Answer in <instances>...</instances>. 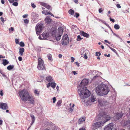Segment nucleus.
Instances as JSON below:
<instances>
[{
	"instance_id": "nucleus-42",
	"label": "nucleus",
	"mask_w": 130,
	"mask_h": 130,
	"mask_svg": "<svg viewBox=\"0 0 130 130\" xmlns=\"http://www.w3.org/2000/svg\"><path fill=\"white\" fill-rule=\"evenodd\" d=\"M101 55V53L99 52H96L95 53V56H100Z\"/></svg>"
},
{
	"instance_id": "nucleus-3",
	"label": "nucleus",
	"mask_w": 130,
	"mask_h": 130,
	"mask_svg": "<svg viewBox=\"0 0 130 130\" xmlns=\"http://www.w3.org/2000/svg\"><path fill=\"white\" fill-rule=\"evenodd\" d=\"M19 94L22 101H28V103L30 104H34L35 102L33 98L30 96L29 94L27 91L23 89L21 91L19 92Z\"/></svg>"
},
{
	"instance_id": "nucleus-1",
	"label": "nucleus",
	"mask_w": 130,
	"mask_h": 130,
	"mask_svg": "<svg viewBox=\"0 0 130 130\" xmlns=\"http://www.w3.org/2000/svg\"><path fill=\"white\" fill-rule=\"evenodd\" d=\"M88 83V79L84 78L82 81L79 85L80 87L78 90V92L82 99L87 98L90 95V92L85 87Z\"/></svg>"
},
{
	"instance_id": "nucleus-43",
	"label": "nucleus",
	"mask_w": 130,
	"mask_h": 130,
	"mask_svg": "<svg viewBox=\"0 0 130 130\" xmlns=\"http://www.w3.org/2000/svg\"><path fill=\"white\" fill-rule=\"evenodd\" d=\"M34 93L37 95H39V92L36 90L34 91Z\"/></svg>"
},
{
	"instance_id": "nucleus-30",
	"label": "nucleus",
	"mask_w": 130,
	"mask_h": 130,
	"mask_svg": "<svg viewBox=\"0 0 130 130\" xmlns=\"http://www.w3.org/2000/svg\"><path fill=\"white\" fill-rule=\"evenodd\" d=\"M74 11L73 10L70 9L68 11V12L69 14L71 15H73L74 13Z\"/></svg>"
},
{
	"instance_id": "nucleus-29",
	"label": "nucleus",
	"mask_w": 130,
	"mask_h": 130,
	"mask_svg": "<svg viewBox=\"0 0 130 130\" xmlns=\"http://www.w3.org/2000/svg\"><path fill=\"white\" fill-rule=\"evenodd\" d=\"M62 40H66L69 41V39L67 35H64L63 37Z\"/></svg>"
},
{
	"instance_id": "nucleus-4",
	"label": "nucleus",
	"mask_w": 130,
	"mask_h": 130,
	"mask_svg": "<svg viewBox=\"0 0 130 130\" xmlns=\"http://www.w3.org/2000/svg\"><path fill=\"white\" fill-rule=\"evenodd\" d=\"M110 117H109L108 119H106L105 121L103 122L101 121L100 122H96L94 123L93 125V127L94 129H97L99 128L103 125L104 123L107 121L110 120Z\"/></svg>"
},
{
	"instance_id": "nucleus-48",
	"label": "nucleus",
	"mask_w": 130,
	"mask_h": 130,
	"mask_svg": "<svg viewBox=\"0 0 130 130\" xmlns=\"http://www.w3.org/2000/svg\"><path fill=\"white\" fill-rule=\"evenodd\" d=\"M15 43L17 44H19V40L17 39H15Z\"/></svg>"
},
{
	"instance_id": "nucleus-47",
	"label": "nucleus",
	"mask_w": 130,
	"mask_h": 130,
	"mask_svg": "<svg viewBox=\"0 0 130 130\" xmlns=\"http://www.w3.org/2000/svg\"><path fill=\"white\" fill-rule=\"evenodd\" d=\"M53 103H55L56 100V99L55 97H54L53 98Z\"/></svg>"
},
{
	"instance_id": "nucleus-35",
	"label": "nucleus",
	"mask_w": 130,
	"mask_h": 130,
	"mask_svg": "<svg viewBox=\"0 0 130 130\" xmlns=\"http://www.w3.org/2000/svg\"><path fill=\"white\" fill-rule=\"evenodd\" d=\"M1 73L2 75V76L5 79H7L8 77L5 74L3 71Z\"/></svg>"
},
{
	"instance_id": "nucleus-53",
	"label": "nucleus",
	"mask_w": 130,
	"mask_h": 130,
	"mask_svg": "<svg viewBox=\"0 0 130 130\" xmlns=\"http://www.w3.org/2000/svg\"><path fill=\"white\" fill-rule=\"evenodd\" d=\"M109 19L110 21H112L113 23H114L115 22V20L114 19L110 18Z\"/></svg>"
},
{
	"instance_id": "nucleus-34",
	"label": "nucleus",
	"mask_w": 130,
	"mask_h": 130,
	"mask_svg": "<svg viewBox=\"0 0 130 130\" xmlns=\"http://www.w3.org/2000/svg\"><path fill=\"white\" fill-rule=\"evenodd\" d=\"M106 45L107 46L111 49V50L113 52L115 53H117V52L113 48H112L110 46H109L107 44H106Z\"/></svg>"
},
{
	"instance_id": "nucleus-16",
	"label": "nucleus",
	"mask_w": 130,
	"mask_h": 130,
	"mask_svg": "<svg viewBox=\"0 0 130 130\" xmlns=\"http://www.w3.org/2000/svg\"><path fill=\"white\" fill-rule=\"evenodd\" d=\"M42 36L43 38V39L45 40H47V38L48 37V34L47 33H43Z\"/></svg>"
},
{
	"instance_id": "nucleus-45",
	"label": "nucleus",
	"mask_w": 130,
	"mask_h": 130,
	"mask_svg": "<svg viewBox=\"0 0 130 130\" xmlns=\"http://www.w3.org/2000/svg\"><path fill=\"white\" fill-rule=\"evenodd\" d=\"M24 22L25 23L27 24L29 22V20L27 19H25L24 20Z\"/></svg>"
},
{
	"instance_id": "nucleus-28",
	"label": "nucleus",
	"mask_w": 130,
	"mask_h": 130,
	"mask_svg": "<svg viewBox=\"0 0 130 130\" xmlns=\"http://www.w3.org/2000/svg\"><path fill=\"white\" fill-rule=\"evenodd\" d=\"M85 120V118H80L79 119V121H78V123L79 124H80L82 122H83Z\"/></svg>"
},
{
	"instance_id": "nucleus-59",
	"label": "nucleus",
	"mask_w": 130,
	"mask_h": 130,
	"mask_svg": "<svg viewBox=\"0 0 130 130\" xmlns=\"http://www.w3.org/2000/svg\"><path fill=\"white\" fill-rule=\"evenodd\" d=\"M51 86L50 83L49 82L47 85V87L48 88Z\"/></svg>"
},
{
	"instance_id": "nucleus-62",
	"label": "nucleus",
	"mask_w": 130,
	"mask_h": 130,
	"mask_svg": "<svg viewBox=\"0 0 130 130\" xmlns=\"http://www.w3.org/2000/svg\"><path fill=\"white\" fill-rule=\"evenodd\" d=\"M73 110V109H72V108L70 107L69 108V111L72 112Z\"/></svg>"
},
{
	"instance_id": "nucleus-25",
	"label": "nucleus",
	"mask_w": 130,
	"mask_h": 130,
	"mask_svg": "<svg viewBox=\"0 0 130 130\" xmlns=\"http://www.w3.org/2000/svg\"><path fill=\"white\" fill-rule=\"evenodd\" d=\"M46 79L49 82H52L53 80L52 77L50 76L46 77Z\"/></svg>"
},
{
	"instance_id": "nucleus-63",
	"label": "nucleus",
	"mask_w": 130,
	"mask_h": 130,
	"mask_svg": "<svg viewBox=\"0 0 130 130\" xmlns=\"http://www.w3.org/2000/svg\"><path fill=\"white\" fill-rule=\"evenodd\" d=\"M75 63L76 65H77L78 66V67H79V63H78V62H76Z\"/></svg>"
},
{
	"instance_id": "nucleus-33",
	"label": "nucleus",
	"mask_w": 130,
	"mask_h": 130,
	"mask_svg": "<svg viewBox=\"0 0 130 130\" xmlns=\"http://www.w3.org/2000/svg\"><path fill=\"white\" fill-rule=\"evenodd\" d=\"M114 28L116 30L119 29L120 28L119 26L117 24H116L114 26Z\"/></svg>"
},
{
	"instance_id": "nucleus-14",
	"label": "nucleus",
	"mask_w": 130,
	"mask_h": 130,
	"mask_svg": "<svg viewBox=\"0 0 130 130\" xmlns=\"http://www.w3.org/2000/svg\"><path fill=\"white\" fill-rule=\"evenodd\" d=\"M80 35L87 38H88L89 37V34L86 33L83 31H81L80 32Z\"/></svg>"
},
{
	"instance_id": "nucleus-19",
	"label": "nucleus",
	"mask_w": 130,
	"mask_h": 130,
	"mask_svg": "<svg viewBox=\"0 0 130 130\" xmlns=\"http://www.w3.org/2000/svg\"><path fill=\"white\" fill-rule=\"evenodd\" d=\"M62 35V34H61L60 33H59L58 32L57 35H56L55 36L56 39L57 41H58L60 40Z\"/></svg>"
},
{
	"instance_id": "nucleus-32",
	"label": "nucleus",
	"mask_w": 130,
	"mask_h": 130,
	"mask_svg": "<svg viewBox=\"0 0 130 130\" xmlns=\"http://www.w3.org/2000/svg\"><path fill=\"white\" fill-rule=\"evenodd\" d=\"M95 98H94L93 96H92L90 98V100L91 102H93L95 101Z\"/></svg>"
},
{
	"instance_id": "nucleus-17",
	"label": "nucleus",
	"mask_w": 130,
	"mask_h": 130,
	"mask_svg": "<svg viewBox=\"0 0 130 130\" xmlns=\"http://www.w3.org/2000/svg\"><path fill=\"white\" fill-rule=\"evenodd\" d=\"M62 35V34H61L60 33H59L58 32L57 35H56L55 36L56 39L57 41H58L60 40Z\"/></svg>"
},
{
	"instance_id": "nucleus-12",
	"label": "nucleus",
	"mask_w": 130,
	"mask_h": 130,
	"mask_svg": "<svg viewBox=\"0 0 130 130\" xmlns=\"http://www.w3.org/2000/svg\"><path fill=\"white\" fill-rule=\"evenodd\" d=\"M41 5L42 6L45 7L47 9L51 10H52V8L51 6L50 5H48L47 4L45 3H44L42 2L41 3Z\"/></svg>"
},
{
	"instance_id": "nucleus-40",
	"label": "nucleus",
	"mask_w": 130,
	"mask_h": 130,
	"mask_svg": "<svg viewBox=\"0 0 130 130\" xmlns=\"http://www.w3.org/2000/svg\"><path fill=\"white\" fill-rule=\"evenodd\" d=\"M20 45L21 47H24L25 46L24 43L22 41L20 43Z\"/></svg>"
},
{
	"instance_id": "nucleus-39",
	"label": "nucleus",
	"mask_w": 130,
	"mask_h": 130,
	"mask_svg": "<svg viewBox=\"0 0 130 130\" xmlns=\"http://www.w3.org/2000/svg\"><path fill=\"white\" fill-rule=\"evenodd\" d=\"M48 58L49 60H51L52 59V56L51 54L48 55H47Z\"/></svg>"
},
{
	"instance_id": "nucleus-7",
	"label": "nucleus",
	"mask_w": 130,
	"mask_h": 130,
	"mask_svg": "<svg viewBox=\"0 0 130 130\" xmlns=\"http://www.w3.org/2000/svg\"><path fill=\"white\" fill-rule=\"evenodd\" d=\"M39 15L37 13L33 12L31 13V18L34 23H36L38 21Z\"/></svg>"
},
{
	"instance_id": "nucleus-50",
	"label": "nucleus",
	"mask_w": 130,
	"mask_h": 130,
	"mask_svg": "<svg viewBox=\"0 0 130 130\" xmlns=\"http://www.w3.org/2000/svg\"><path fill=\"white\" fill-rule=\"evenodd\" d=\"M72 73L74 74V75H76L77 74V73H76V72L75 71H73L72 72Z\"/></svg>"
},
{
	"instance_id": "nucleus-37",
	"label": "nucleus",
	"mask_w": 130,
	"mask_h": 130,
	"mask_svg": "<svg viewBox=\"0 0 130 130\" xmlns=\"http://www.w3.org/2000/svg\"><path fill=\"white\" fill-rule=\"evenodd\" d=\"M32 119V121H34L35 120V118L34 115L31 114L30 115Z\"/></svg>"
},
{
	"instance_id": "nucleus-49",
	"label": "nucleus",
	"mask_w": 130,
	"mask_h": 130,
	"mask_svg": "<svg viewBox=\"0 0 130 130\" xmlns=\"http://www.w3.org/2000/svg\"><path fill=\"white\" fill-rule=\"evenodd\" d=\"M18 59L19 61H21L22 60V58L21 57L19 56L18 57Z\"/></svg>"
},
{
	"instance_id": "nucleus-5",
	"label": "nucleus",
	"mask_w": 130,
	"mask_h": 130,
	"mask_svg": "<svg viewBox=\"0 0 130 130\" xmlns=\"http://www.w3.org/2000/svg\"><path fill=\"white\" fill-rule=\"evenodd\" d=\"M37 68L39 70H45L44 61L40 57L38 59V65Z\"/></svg>"
},
{
	"instance_id": "nucleus-56",
	"label": "nucleus",
	"mask_w": 130,
	"mask_h": 130,
	"mask_svg": "<svg viewBox=\"0 0 130 130\" xmlns=\"http://www.w3.org/2000/svg\"><path fill=\"white\" fill-rule=\"evenodd\" d=\"M99 11L100 13H101L102 12V8H100L99 9Z\"/></svg>"
},
{
	"instance_id": "nucleus-26",
	"label": "nucleus",
	"mask_w": 130,
	"mask_h": 130,
	"mask_svg": "<svg viewBox=\"0 0 130 130\" xmlns=\"http://www.w3.org/2000/svg\"><path fill=\"white\" fill-rule=\"evenodd\" d=\"M14 66L13 65H10L8 66L7 67V69L9 71H10L13 69Z\"/></svg>"
},
{
	"instance_id": "nucleus-52",
	"label": "nucleus",
	"mask_w": 130,
	"mask_h": 130,
	"mask_svg": "<svg viewBox=\"0 0 130 130\" xmlns=\"http://www.w3.org/2000/svg\"><path fill=\"white\" fill-rule=\"evenodd\" d=\"M71 62H74V58L73 57H71Z\"/></svg>"
},
{
	"instance_id": "nucleus-55",
	"label": "nucleus",
	"mask_w": 130,
	"mask_h": 130,
	"mask_svg": "<svg viewBox=\"0 0 130 130\" xmlns=\"http://www.w3.org/2000/svg\"><path fill=\"white\" fill-rule=\"evenodd\" d=\"M0 94L1 96H3V92L2 90H1L0 92Z\"/></svg>"
},
{
	"instance_id": "nucleus-6",
	"label": "nucleus",
	"mask_w": 130,
	"mask_h": 130,
	"mask_svg": "<svg viewBox=\"0 0 130 130\" xmlns=\"http://www.w3.org/2000/svg\"><path fill=\"white\" fill-rule=\"evenodd\" d=\"M37 24L36 27V34L37 35H39L42 31L43 27V24L42 23H40L38 25Z\"/></svg>"
},
{
	"instance_id": "nucleus-18",
	"label": "nucleus",
	"mask_w": 130,
	"mask_h": 130,
	"mask_svg": "<svg viewBox=\"0 0 130 130\" xmlns=\"http://www.w3.org/2000/svg\"><path fill=\"white\" fill-rule=\"evenodd\" d=\"M62 35V34H61L60 33H59L58 32L57 35H56L55 36L56 39L57 41H58L60 40Z\"/></svg>"
},
{
	"instance_id": "nucleus-8",
	"label": "nucleus",
	"mask_w": 130,
	"mask_h": 130,
	"mask_svg": "<svg viewBox=\"0 0 130 130\" xmlns=\"http://www.w3.org/2000/svg\"><path fill=\"white\" fill-rule=\"evenodd\" d=\"M99 105L100 106H105L109 104V103L106 100H101L98 101Z\"/></svg>"
},
{
	"instance_id": "nucleus-51",
	"label": "nucleus",
	"mask_w": 130,
	"mask_h": 130,
	"mask_svg": "<svg viewBox=\"0 0 130 130\" xmlns=\"http://www.w3.org/2000/svg\"><path fill=\"white\" fill-rule=\"evenodd\" d=\"M28 15L27 14H24L23 15V17L24 18H26L28 16Z\"/></svg>"
},
{
	"instance_id": "nucleus-11",
	"label": "nucleus",
	"mask_w": 130,
	"mask_h": 130,
	"mask_svg": "<svg viewBox=\"0 0 130 130\" xmlns=\"http://www.w3.org/2000/svg\"><path fill=\"white\" fill-rule=\"evenodd\" d=\"M45 23L47 24H49L51 23L52 21V20L51 19L50 17L49 16H47L45 18Z\"/></svg>"
},
{
	"instance_id": "nucleus-15",
	"label": "nucleus",
	"mask_w": 130,
	"mask_h": 130,
	"mask_svg": "<svg viewBox=\"0 0 130 130\" xmlns=\"http://www.w3.org/2000/svg\"><path fill=\"white\" fill-rule=\"evenodd\" d=\"M97 72L98 73L97 74H96V75L94 76L93 77L92 79L91 80L90 82L91 83L92 81H93L99 75H100V74H101L102 73L101 72H99L98 71H97Z\"/></svg>"
},
{
	"instance_id": "nucleus-2",
	"label": "nucleus",
	"mask_w": 130,
	"mask_h": 130,
	"mask_svg": "<svg viewBox=\"0 0 130 130\" xmlns=\"http://www.w3.org/2000/svg\"><path fill=\"white\" fill-rule=\"evenodd\" d=\"M109 91L107 85L103 83L99 85L95 88V92L97 95L99 96L106 95Z\"/></svg>"
},
{
	"instance_id": "nucleus-22",
	"label": "nucleus",
	"mask_w": 130,
	"mask_h": 130,
	"mask_svg": "<svg viewBox=\"0 0 130 130\" xmlns=\"http://www.w3.org/2000/svg\"><path fill=\"white\" fill-rule=\"evenodd\" d=\"M63 29L62 27H59L58 29V33H60L61 34H62L63 32Z\"/></svg>"
},
{
	"instance_id": "nucleus-24",
	"label": "nucleus",
	"mask_w": 130,
	"mask_h": 130,
	"mask_svg": "<svg viewBox=\"0 0 130 130\" xmlns=\"http://www.w3.org/2000/svg\"><path fill=\"white\" fill-rule=\"evenodd\" d=\"M69 42V41L66 40H63V41L62 42V44L63 45H67V43Z\"/></svg>"
},
{
	"instance_id": "nucleus-54",
	"label": "nucleus",
	"mask_w": 130,
	"mask_h": 130,
	"mask_svg": "<svg viewBox=\"0 0 130 130\" xmlns=\"http://www.w3.org/2000/svg\"><path fill=\"white\" fill-rule=\"evenodd\" d=\"M116 6L118 8H121V6H120V5L119 4H117L116 5Z\"/></svg>"
},
{
	"instance_id": "nucleus-60",
	"label": "nucleus",
	"mask_w": 130,
	"mask_h": 130,
	"mask_svg": "<svg viewBox=\"0 0 130 130\" xmlns=\"http://www.w3.org/2000/svg\"><path fill=\"white\" fill-rule=\"evenodd\" d=\"M9 2L10 3H13V2L14 1V0H9Z\"/></svg>"
},
{
	"instance_id": "nucleus-23",
	"label": "nucleus",
	"mask_w": 130,
	"mask_h": 130,
	"mask_svg": "<svg viewBox=\"0 0 130 130\" xmlns=\"http://www.w3.org/2000/svg\"><path fill=\"white\" fill-rule=\"evenodd\" d=\"M3 61L2 64L4 66L6 65L9 63L8 61L6 59H3Z\"/></svg>"
},
{
	"instance_id": "nucleus-46",
	"label": "nucleus",
	"mask_w": 130,
	"mask_h": 130,
	"mask_svg": "<svg viewBox=\"0 0 130 130\" xmlns=\"http://www.w3.org/2000/svg\"><path fill=\"white\" fill-rule=\"evenodd\" d=\"M31 6L33 8H35L36 7V6L34 3L31 4Z\"/></svg>"
},
{
	"instance_id": "nucleus-41",
	"label": "nucleus",
	"mask_w": 130,
	"mask_h": 130,
	"mask_svg": "<svg viewBox=\"0 0 130 130\" xmlns=\"http://www.w3.org/2000/svg\"><path fill=\"white\" fill-rule=\"evenodd\" d=\"M18 2H15L13 3L12 5L15 6H18Z\"/></svg>"
},
{
	"instance_id": "nucleus-44",
	"label": "nucleus",
	"mask_w": 130,
	"mask_h": 130,
	"mask_svg": "<svg viewBox=\"0 0 130 130\" xmlns=\"http://www.w3.org/2000/svg\"><path fill=\"white\" fill-rule=\"evenodd\" d=\"M79 16V13H75V14L74 15V17H76V18H77Z\"/></svg>"
},
{
	"instance_id": "nucleus-38",
	"label": "nucleus",
	"mask_w": 130,
	"mask_h": 130,
	"mask_svg": "<svg viewBox=\"0 0 130 130\" xmlns=\"http://www.w3.org/2000/svg\"><path fill=\"white\" fill-rule=\"evenodd\" d=\"M82 39H83V38L81 37L79 35L77 36V38L76 40L77 41H80Z\"/></svg>"
},
{
	"instance_id": "nucleus-57",
	"label": "nucleus",
	"mask_w": 130,
	"mask_h": 130,
	"mask_svg": "<svg viewBox=\"0 0 130 130\" xmlns=\"http://www.w3.org/2000/svg\"><path fill=\"white\" fill-rule=\"evenodd\" d=\"M0 19L1 20V21L2 22H4V18H3L2 17H1L0 18Z\"/></svg>"
},
{
	"instance_id": "nucleus-10",
	"label": "nucleus",
	"mask_w": 130,
	"mask_h": 130,
	"mask_svg": "<svg viewBox=\"0 0 130 130\" xmlns=\"http://www.w3.org/2000/svg\"><path fill=\"white\" fill-rule=\"evenodd\" d=\"M8 107L6 103H0V108L4 110L8 109Z\"/></svg>"
},
{
	"instance_id": "nucleus-31",
	"label": "nucleus",
	"mask_w": 130,
	"mask_h": 130,
	"mask_svg": "<svg viewBox=\"0 0 130 130\" xmlns=\"http://www.w3.org/2000/svg\"><path fill=\"white\" fill-rule=\"evenodd\" d=\"M62 103V101L61 100H59L57 102L56 104V106H60Z\"/></svg>"
},
{
	"instance_id": "nucleus-64",
	"label": "nucleus",
	"mask_w": 130,
	"mask_h": 130,
	"mask_svg": "<svg viewBox=\"0 0 130 130\" xmlns=\"http://www.w3.org/2000/svg\"><path fill=\"white\" fill-rule=\"evenodd\" d=\"M51 13L50 12H46V13H45V15H47L48 14H50V15L51 14Z\"/></svg>"
},
{
	"instance_id": "nucleus-9",
	"label": "nucleus",
	"mask_w": 130,
	"mask_h": 130,
	"mask_svg": "<svg viewBox=\"0 0 130 130\" xmlns=\"http://www.w3.org/2000/svg\"><path fill=\"white\" fill-rule=\"evenodd\" d=\"M113 126V123H110L105 126L104 130H112Z\"/></svg>"
},
{
	"instance_id": "nucleus-21",
	"label": "nucleus",
	"mask_w": 130,
	"mask_h": 130,
	"mask_svg": "<svg viewBox=\"0 0 130 130\" xmlns=\"http://www.w3.org/2000/svg\"><path fill=\"white\" fill-rule=\"evenodd\" d=\"M89 52V51L88 50H86L84 52V58L85 59H86L88 58V57L87 55V54H88Z\"/></svg>"
},
{
	"instance_id": "nucleus-27",
	"label": "nucleus",
	"mask_w": 130,
	"mask_h": 130,
	"mask_svg": "<svg viewBox=\"0 0 130 130\" xmlns=\"http://www.w3.org/2000/svg\"><path fill=\"white\" fill-rule=\"evenodd\" d=\"M51 86L53 88H55L56 85V84L54 82H51L50 83Z\"/></svg>"
},
{
	"instance_id": "nucleus-36",
	"label": "nucleus",
	"mask_w": 130,
	"mask_h": 130,
	"mask_svg": "<svg viewBox=\"0 0 130 130\" xmlns=\"http://www.w3.org/2000/svg\"><path fill=\"white\" fill-rule=\"evenodd\" d=\"M72 28L73 29H75V30L78 29V28L77 27L76 25H72Z\"/></svg>"
},
{
	"instance_id": "nucleus-13",
	"label": "nucleus",
	"mask_w": 130,
	"mask_h": 130,
	"mask_svg": "<svg viewBox=\"0 0 130 130\" xmlns=\"http://www.w3.org/2000/svg\"><path fill=\"white\" fill-rule=\"evenodd\" d=\"M123 116V114L121 113L117 112L116 113V119L119 120Z\"/></svg>"
},
{
	"instance_id": "nucleus-61",
	"label": "nucleus",
	"mask_w": 130,
	"mask_h": 130,
	"mask_svg": "<svg viewBox=\"0 0 130 130\" xmlns=\"http://www.w3.org/2000/svg\"><path fill=\"white\" fill-rule=\"evenodd\" d=\"M126 122L128 124H130V119H129Z\"/></svg>"
},
{
	"instance_id": "nucleus-58",
	"label": "nucleus",
	"mask_w": 130,
	"mask_h": 130,
	"mask_svg": "<svg viewBox=\"0 0 130 130\" xmlns=\"http://www.w3.org/2000/svg\"><path fill=\"white\" fill-rule=\"evenodd\" d=\"M104 56H107L108 57H109L110 56V55L109 54H108V55H107L106 54H105L104 55Z\"/></svg>"
},
{
	"instance_id": "nucleus-20",
	"label": "nucleus",
	"mask_w": 130,
	"mask_h": 130,
	"mask_svg": "<svg viewBox=\"0 0 130 130\" xmlns=\"http://www.w3.org/2000/svg\"><path fill=\"white\" fill-rule=\"evenodd\" d=\"M24 51V49L23 48H19V53L21 56H22L23 55V53Z\"/></svg>"
}]
</instances>
